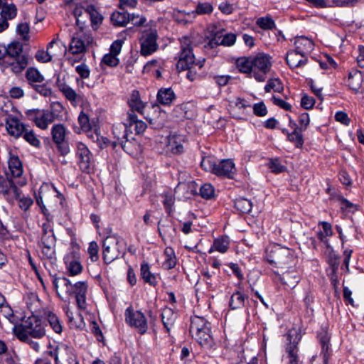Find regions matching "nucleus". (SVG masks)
I'll return each mask as SVG.
<instances>
[{
    "label": "nucleus",
    "instance_id": "f257e3e1",
    "mask_svg": "<svg viewBox=\"0 0 364 364\" xmlns=\"http://www.w3.org/2000/svg\"><path fill=\"white\" fill-rule=\"evenodd\" d=\"M14 335L23 342H28L29 336L35 338H41L46 334L45 327L37 316L32 315L28 317L24 322L13 327Z\"/></svg>",
    "mask_w": 364,
    "mask_h": 364
},
{
    "label": "nucleus",
    "instance_id": "f03ea898",
    "mask_svg": "<svg viewBox=\"0 0 364 364\" xmlns=\"http://www.w3.org/2000/svg\"><path fill=\"white\" fill-rule=\"evenodd\" d=\"M126 252V242L123 238L111 235L105 237L103 242L102 258L106 264H110L122 257Z\"/></svg>",
    "mask_w": 364,
    "mask_h": 364
},
{
    "label": "nucleus",
    "instance_id": "7ed1b4c3",
    "mask_svg": "<svg viewBox=\"0 0 364 364\" xmlns=\"http://www.w3.org/2000/svg\"><path fill=\"white\" fill-rule=\"evenodd\" d=\"M267 261L279 268H287L294 263V255L291 250L274 246L267 256Z\"/></svg>",
    "mask_w": 364,
    "mask_h": 364
},
{
    "label": "nucleus",
    "instance_id": "20e7f679",
    "mask_svg": "<svg viewBox=\"0 0 364 364\" xmlns=\"http://www.w3.org/2000/svg\"><path fill=\"white\" fill-rule=\"evenodd\" d=\"M43 235L41 237L40 247L43 256L46 259H53L55 254L56 239L53 229L47 223L42 225Z\"/></svg>",
    "mask_w": 364,
    "mask_h": 364
},
{
    "label": "nucleus",
    "instance_id": "39448f33",
    "mask_svg": "<svg viewBox=\"0 0 364 364\" xmlns=\"http://www.w3.org/2000/svg\"><path fill=\"white\" fill-rule=\"evenodd\" d=\"M157 38V31L154 28H149L142 31L139 38L141 55H150L158 50Z\"/></svg>",
    "mask_w": 364,
    "mask_h": 364
},
{
    "label": "nucleus",
    "instance_id": "423d86ee",
    "mask_svg": "<svg viewBox=\"0 0 364 364\" xmlns=\"http://www.w3.org/2000/svg\"><path fill=\"white\" fill-rule=\"evenodd\" d=\"M194 60L195 56L193 54L191 40L183 37L181 40V51L178 53L176 68L179 72L189 69L190 66L194 63Z\"/></svg>",
    "mask_w": 364,
    "mask_h": 364
},
{
    "label": "nucleus",
    "instance_id": "0eeeda50",
    "mask_svg": "<svg viewBox=\"0 0 364 364\" xmlns=\"http://www.w3.org/2000/svg\"><path fill=\"white\" fill-rule=\"evenodd\" d=\"M6 176L16 180L18 186L22 187L27 183L26 177L23 176V168L21 161L16 155L9 153L8 159V171Z\"/></svg>",
    "mask_w": 364,
    "mask_h": 364
},
{
    "label": "nucleus",
    "instance_id": "6e6552de",
    "mask_svg": "<svg viewBox=\"0 0 364 364\" xmlns=\"http://www.w3.org/2000/svg\"><path fill=\"white\" fill-rule=\"evenodd\" d=\"M68 132V131L62 124H54L50 131L52 140L62 156L67 155L70 151L69 144L65 140Z\"/></svg>",
    "mask_w": 364,
    "mask_h": 364
},
{
    "label": "nucleus",
    "instance_id": "1a4fd4ad",
    "mask_svg": "<svg viewBox=\"0 0 364 364\" xmlns=\"http://www.w3.org/2000/svg\"><path fill=\"white\" fill-rule=\"evenodd\" d=\"M270 58L267 55L258 54L252 57V76L258 82H264L271 68Z\"/></svg>",
    "mask_w": 364,
    "mask_h": 364
},
{
    "label": "nucleus",
    "instance_id": "9d476101",
    "mask_svg": "<svg viewBox=\"0 0 364 364\" xmlns=\"http://www.w3.org/2000/svg\"><path fill=\"white\" fill-rule=\"evenodd\" d=\"M124 316L127 323L135 328L141 335L144 334L147 331V320L145 315L141 311H134L132 307H128L125 310Z\"/></svg>",
    "mask_w": 364,
    "mask_h": 364
},
{
    "label": "nucleus",
    "instance_id": "9b49d317",
    "mask_svg": "<svg viewBox=\"0 0 364 364\" xmlns=\"http://www.w3.org/2000/svg\"><path fill=\"white\" fill-rule=\"evenodd\" d=\"M26 114L29 120L33 122L37 127L43 130L47 129L48 126L55 122L46 109H28Z\"/></svg>",
    "mask_w": 364,
    "mask_h": 364
},
{
    "label": "nucleus",
    "instance_id": "f8f14e48",
    "mask_svg": "<svg viewBox=\"0 0 364 364\" xmlns=\"http://www.w3.org/2000/svg\"><path fill=\"white\" fill-rule=\"evenodd\" d=\"M76 156L81 171L89 173L93 163L92 156L85 144L82 142L76 144Z\"/></svg>",
    "mask_w": 364,
    "mask_h": 364
},
{
    "label": "nucleus",
    "instance_id": "ddd939ff",
    "mask_svg": "<svg viewBox=\"0 0 364 364\" xmlns=\"http://www.w3.org/2000/svg\"><path fill=\"white\" fill-rule=\"evenodd\" d=\"M55 361V364H60L63 362H67L70 364L73 363L74 364H79L78 361L76 360L73 348L66 344H60L57 346Z\"/></svg>",
    "mask_w": 364,
    "mask_h": 364
},
{
    "label": "nucleus",
    "instance_id": "4468645a",
    "mask_svg": "<svg viewBox=\"0 0 364 364\" xmlns=\"http://www.w3.org/2000/svg\"><path fill=\"white\" fill-rule=\"evenodd\" d=\"M56 85L58 90L63 93L66 100L70 101L72 105L77 106L82 102V97L80 94L77 93L63 80L58 79Z\"/></svg>",
    "mask_w": 364,
    "mask_h": 364
},
{
    "label": "nucleus",
    "instance_id": "2eb2a0df",
    "mask_svg": "<svg viewBox=\"0 0 364 364\" xmlns=\"http://www.w3.org/2000/svg\"><path fill=\"white\" fill-rule=\"evenodd\" d=\"M18 186L16 180L7 176L6 178L0 176V193L3 195L7 196L13 193L16 198H19L21 196V191Z\"/></svg>",
    "mask_w": 364,
    "mask_h": 364
},
{
    "label": "nucleus",
    "instance_id": "dca6fc26",
    "mask_svg": "<svg viewBox=\"0 0 364 364\" xmlns=\"http://www.w3.org/2000/svg\"><path fill=\"white\" fill-rule=\"evenodd\" d=\"M5 124L8 134L16 139L21 136L26 129V126L20 121L19 115L10 118L9 120H6Z\"/></svg>",
    "mask_w": 364,
    "mask_h": 364
},
{
    "label": "nucleus",
    "instance_id": "f3484780",
    "mask_svg": "<svg viewBox=\"0 0 364 364\" xmlns=\"http://www.w3.org/2000/svg\"><path fill=\"white\" fill-rule=\"evenodd\" d=\"M112 133L116 138V140L113 141L114 146L119 145L124 151H126V144L128 142L127 124L120 123L114 125L112 127Z\"/></svg>",
    "mask_w": 364,
    "mask_h": 364
},
{
    "label": "nucleus",
    "instance_id": "a211bd4d",
    "mask_svg": "<svg viewBox=\"0 0 364 364\" xmlns=\"http://www.w3.org/2000/svg\"><path fill=\"white\" fill-rule=\"evenodd\" d=\"M235 172V164L230 159L221 160L218 164H216L214 174L218 176L232 178Z\"/></svg>",
    "mask_w": 364,
    "mask_h": 364
},
{
    "label": "nucleus",
    "instance_id": "6ab92c4d",
    "mask_svg": "<svg viewBox=\"0 0 364 364\" xmlns=\"http://www.w3.org/2000/svg\"><path fill=\"white\" fill-rule=\"evenodd\" d=\"M64 260L66 266V269L69 275L75 276L81 273L82 270V266L76 254L72 252L70 254L67 255Z\"/></svg>",
    "mask_w": 364,
    "mask_h": 364
},
{
    "label": "nucleus",
    "instance_id": "aec40b11",
    "mask_svg": "<svg viewBox=\"0 0 364 364\" xmlns=\"http://www.w3.org/2000/svg\"><path fill=\"white\" fill-rule=\"evenodd\" d=\"M53 284L59 296H60V293H64L67 296L73 294V285L67 278L54 276L53 277Z\"/></svg>",
    "mask_w": 364,
    "mask_h": 364
},
{
    "label": "nucleus",
    "instance_id": "412c9836",
    "mask_svg": "<svg viewBox=\"0 0 364 364\" xmlns=\"http://www.w3.org/2000/svg\"><path fill=\"white\" fill-rule=\"evenodd\" d=\"M286 61L288 65L291 68H301L304 66L307 61V57L304 55L300 54L296 50H291L287 53Z\"/></svg>",
    "mask_w": 364,
    "mask_h": 364
},
{
    "label": "nucleus",
    "instance_id": "4be33fe9",
    "mask_svg": "<svg viewBox=\"0 0 364 364\" xmlns=\"http://www.w3.org/2000/svg\"><path fill=\"white\" fill-rule=\"evenodd\" d=\"M210 328V323L203 317L195 316L191 318L190 333L192 337Z\"/></svg>",
    "mask_w": 364,
    "mask_h": 364
},
{
    "label": "nucleus",
    "instance_id": "5701e85b",
    "mask_svg": "<svg viewBox=\"0 0 364 364\" xmlns=\"http://www.w3.org/2000/svg\"><path fill=\"white\" fill-rule=\"evenodd\" d=\"M176 95L171 87H161L158 90L156 101L164 106H170L176 100Z\"/></svg>",
    "mask_w": 364,
    "mask_h": 364
},
{
    "label": "nucleus",
    "instance_id": "b1692460",
    "mask_svg": "<svg viewBox=\"0 0 364 364\" xmlns=\"http://www.w3.org/2000/svg\"><path fill=\"white\" fill-rule=\"evenodd\" d=\"M294 45L295 50L299 52L300 54L306 55V57L307 55L314 50V47L313 41L304 36L297 37L295 39Z\"/></svg>",
    "mask_w": 364,
    "mask_h": 364
},
{
    "label": "nucleus",
    "instance_id": "393cba45",
    "mask_svg": "<svg viewBox=\"0 0 364 364\" xmlns=\"http://www.w3.org/2000/svg\"><path fill=\"white\" fill-rule=\"evenodd\" d=\"M230 240L228 236L223 235L214 239L212 246L208 250V253L211 254L215 251L224 254L228 252L230 246Z\"/></svg>",
    "mask_w": 364,
    "mask_h": 364
},
{
    "label": "nucleus",
    "instance_id": "a878e982",
    "mask_svg": "<svg viewBox=\"0 0 364 364\" xmlns=\"http://www.w3.org/2000/svg\"><path fill=\"white\" fill-rule=\"evenodd\" d=\"M65 312L70 328L82 329L85 326V323L81 314H75L70 311L68 306L65 308Z\"/></svg>",
    "mask_w": 364,
    "mask_h": 364
},
{
    "label": "nucleus",
    "instance_id": "bb28decb",
    "mask_svg": "<svg viewBox=\"0 0 364 364\" xmlns=\"http://www.w3.org/2000/svg\"><path fill=\"white\" fill-rule=\"evenodd\" d=\"M161 320L164 328L169 332L174 326L177 318V313L174 312L172 308L165 307L162 309Z\"/></svg>",
    "mask_w": 364,
    "mask_h": 364
},
{
    "label": "nucleus",
    "instance_id": "cd10ccee",
    "mask_svg": "<svg viewBox=\"0 0 364 364\" xmlns=\"http://www.w3.org/2000/svg\"><path fill=\"white\" fill-rule=\"evenodd\" d=\"M183 141L184 137L182 135L169 136L167 142L168 150L174 154L182 153L183 151Z\"/></svg>",
    "mask_w": 364,
    "mask_h": 364
},
{
    "label": "nucleus",
    "instance_id": "c85d7f7f",
    "mask_svg": "<svg viewBox=\"0 0 364 364\" xmlns=\"http://www.w3.org/2000/svg\"><path fill=\"white\" fill-rule=\"evenodd\" d=\"M363 80V73L358 70H353L349 72L348 76V86L353 90L357 92L360 88Z\"/></svg>",
    "mask_w": 364,
    "mask_h": 364
},
{
    "label": "nucleus",
    "instance_id": "c756f323",
    "mask_svg": "<svg viewBox=\"0 0 364 364\" xmlns=\"http://www.w3.org/2000/svg\"><path fill=\"white\" fill-rule=\"evenodd\" d=\"M55 44L56 40L53 39L48 43L46 51L38 50L36 54V60L41 63H48L50 62L53 57H57L58 53L51 50Z\"/></svg>",
    "mask_w": 364,
    "mask_h": 364
},
{
    "label": "nucleus",
    "instance_id": "7c9ffc66",
    "mask_svg": "<svg viewBox=\"0 0 364 364\" xmlns=\"http://www.w3.org/2000/svg\"><path fill=\"white\" fill-rule=\"evenodd\" d=\"M16 14V6L11 1L0 6V21H5L6 23H9L8 21L14 18Z\"/></svg>",
    "mask_w": 364,
    "mask_h": 364
},
{
    "label": "nucleus",
    "instance_id": "2f4dec72",
    "mask_svg": "<svg viewBox=\"0 0 364 364\" xmlns=\"http://www.w3.org/2000/svg\"><path fill=\"white\" fill-rule=\"evenodd\" d=\"M128 103L132 113L133 111H136L139 113L143 114V110L145 108L146 104L141 101L139 91H132Z\"/></svg>",
    "mask_w": 364,
    "mask_h": 364
},
{
    "label": "nucleus",
    "instance_id": "473e14b6",
    "mask_svg": "<svg viewBox=\"0 0 364 364\" xmlns=\"http://www.w3.org/2000/svg\"><path fill=\"white\" fill-rule=\"evenodd\" d=\"M153 109L158 116L156 117L146 118V119L155 129H161L164 127L166 122V113L161 111L158 106H153Z\"/></svg>",
    "mask_w": 364,
    "mask_h": 364
},
{
    "label": "nucleus",
    "instance_id": "72a5a7b5",
    "mask_svg": "<svg viewBox=\"0 0 364 364\" xmlns=\"http://www.w3.org/2000/svg\"><path fill=\"white\" fill-rule=\"evenodd\" d=\"M89 43V38H87V43H85L82 38L73 37L70 43L69 49L73 54L82 53L86 50Z\"/></svg>",
    "mask_w": 364,
    "mask_h": 364
},
{
    "label": "nucleus",
    "instance_id": "f704fd0d",
    "mask_svg": "<svg viewBox=\"0 0 364 364\" xmlns=\"http://www.w3.org/2000/svg\"><path fill=\"white\" fill-rule=\"evenodd\" d=\"M8 67L16 74L21 73L28 65V58L26 56H20L13 58L12 61L7 63Z\"/></svg>",
    "mask_w": 364,
    "mask_h": 364
},
{
    "label": "nucleus",
    "instance_id": "c9c22d12",
    "mask_svg": "<svg viewBox=\"0 0 364 364\" xmlns=\"http://www.w3.org/2000/svg\"><path fill=\"white\" fill-rule=\"evenodd\" d=\"M140 272L141 276L146 283L154 287L157 285L158 280L156 275L150 271V267L147 263L144 262L141 264Z\"/></svg>",
    "mask_w": 364,
    "mask_h": 364
},
{
    "label": "nucleus",
    "instance_id": "e433bc0d",
    "mask_svg": "<svg viewBox=\"0 0 364 364\" xmlns=\"http://www.w3.org/2000/svg\"><path fill=\"white\" fill-rule=\"evenodd\" d=\"M236 66L240 72L252 76V57H241L236 60Z\"/></svg>",
    "mask_w": 364,
    "mask_h": 364
},
{
    "label": "nucleus",
    "instance_id": "4c0bfd02",
    "mask_svg": "<svg viewBox=\"0 0 364 364\" xmlns=\"http://www.w3.org/2000/svg\"><path fill=\"white\" fill-rule=\"evenodd\" d=\"M282 282L289 288H294L300 280V275L295 271H287L283 273L281 277Z\"/></svg>",
    "mask_w": 364,
    "mask_h": 364
},
{
    "label": "nucleus",
    "instance_id": "58836bf2",
    "mask_svg": "<svg viewBox=\"0 0 364 364\" xmlns=\"http://www.w3.org/2000/svg\"><path fill=\"white\" fill-rule=\"evenodd\" d=\"M247 296L240 291L234 292L230 299L229 305L232 309H241L245 306Z\"/></svg>",
    "mask_w": 364,
    "mask_h": 364
},
{
    "label": "nucleus",
    "instance_id": "ea45409f",
    "mask_svg": "<svg viewBox=\"0 0 364 364\" xmlns=\"http://www.w3.org/2000/svg\"><path fill=\"white\" fill-rule=\"evenodd\" d=\"M193 338L204 348H210L213 346V341L210 335V328H208V331H202Z\"/></svg>",
    "mask_w": 364,
    "mask_h": 364
},
{
    "label": "nucleus",
    "instance_id": "a19ab883",
    "mask_svg": "<svg viewBox=\"0 0 364 364\" xmlns=\"http://www.w3.org/2000/svg\"><path fill=\"white\" fill-rule=\"evenodd\" d=\"M16 115H20V114L11 102H6L0 109V117L4 118L5 122Z\"/></svg>",
    "mask_w": 364,
    "mask_h": 364
},
{
    "label": "nucleus",
    "instance_id": "79ce46f5",
    "mask_svg": "<svg viewBox=\"0 0 364 364\" xmlns=\"http://www.w3.org/2000/svg\"><path fill=\"white\" fill-rule=\"evenodd\" d=\"M128 124L129 126L134 125V130L136 134H142L146 129V124L139 120L137 116L132 112L128 113Z\"/></svg>",
    "mask_w": 364,
    "mask_h": 364
},
{
    "label": "nucleus",
    "instance_id": "37998d69",
    "mask_svg": "<svg viewBox=\"0 0 364 364\" xmlns=\"http://www.w3.org/2000/svg\"><path fill=\"white\" fill-rule=\"evenodd\" d=\"M26 78L33 87L35 83H41L44 81L43 75L35 68L31 67L26 72Z\"/></svg>",
    "mask_w": 364,
    "mask_h": 364
},
{
    "label": "nucleus",
    "instance_id": "c03bdc74",
    "mask_svg": "<svg viewBox=\"0 0 364 364\" xmlns=\"http://www.w3.org/2000/svg\"><path fill=\"white\" fill-rule=\"evenodd\" d=\"M85 14H86L90 18L92 26H98L102 21V15L96 10L93 5H87L85 9Z\"/></svg>",
    "mask_w": 364,
    "mask_h": 364
},
{
    "label": "nucleus",
    "instance_id": "a18cd8bd",
    "mask_svg": "<svg viewBox=\"0 0 364 364\" xmlns=\"http://www.w3.org/2000/svg\"><path fill=\"white\" fill-rule=\"evenodd\" d=\"M111 21L115 26H124L130 21V14L125 11H115L111 16Z\"/></svg>",
    "mask_w": 364,
    "mask_h": 364
},
{
    "label": "nucleus",
    "instance_id": "49530a36",
    "mask_svg": "<svg viewBox=\"0 0 364 364\" xmlns=\"http://www.w3.org/2000/svg\"><path fill=\"white\" fill-rule=\"evenodd\" d=\"M6 55H9L11 59L18 58L20 56H25L22 55L23 46L20 42L14 41L6 47Z\"/></svg>",
    "mask_w": 364,
    "mask_h": 364
},
{
    "label": "nucleus",
    "instance_id": "de8ad7c7",
    "mask_svg": "<svg viewBox=\"0 0 364 364\" xmlns=\"http://www.w3.org/2000/svg\"><path fill=\"white\" fill-rule=\"evenodd\" d=\"M165 259L163 262V267L166 269H171L176 264L175 252L171 247H166L164 250Z\"/></svg>",
    "mask_w": 364,
    "mask_h": 364
},
{
    "label": "nucleus",
    "instance_id": "09e8293b",
    "mask_svg": "<svg viewBox=\"0 0 364 364\" xmlns=\"http://www.w3.org/2000/svg\"><path fill=\"white\" fill-rule=\"evenodd\" d=\"M45 316L53 331L57 333H60L63 327L58 317L50 311L45 312Z\"/></svg>",
    "mask_w": 364,
    "mask_h": 364
},
{
    "label": "nucleus",
    "instance_id": "8fccbe9b",
    "mask_svg": "<svg viewBox=\"0 0 364 364\" xmlns=\"http://www.w3.org/2000/svg\"><path fill=\"white\" fill-rule=\"evenodd\" d=\"M50 114L54 121L62 117V112L64 110L63 106L58 102H53L50 104L49 109H46Z\"/></svg>",
    "mask_w": 364,
    "mask_h": 364
},
{
    "label": "nucleus",
    "instance_id": "3c124183",
    "mask_svg": "<svg viewBox=\"0 0 364 364\" xmlns=\"http://www.w3.org/2000/svg\"><path fill=\"white\" fill-rule=\"evenodd\" d=\"M235 208L242 213H248L252 208V202L244 198H240L235 201Z\"/></svg>",
    "mask_w": 364,
    "mask_h": 364
},
{
    "label": "nucleus",
    "instance_id": "603ef678",
    "mask_svg": "<svg viewBox=\"0 0 364 364\" xmlns=\"http://www.w3.org/2000/svg\"><path fill=\"white\" fill-rule=\"evenodd\" d=\"M256 25L263 30H272L276 25L270 16L259 17L256 20Z\"/></svg>",
    "mask_w": 364,
    "mask_h": 364
},
{
    "label": "nucleus",
    "instance_id": "864d4df0",
    "mask_svg": "<svg viewBox=\"0 0 364 364\" xmlns=\"http://www.w3.org/2000/svg\"><path fill=\"white\" fill-rule=\"evenodd\" d=\"M21 136H23V138L33 146L39 147L41 145L40 140L32 129L26 128Z\"/></svg>",
    "mask_w": 364,
    "mask_h": 364
},
{
    "label": "nucleus",
    "instance_id": "5fc2aeb1",
    "mask_svg": "<svg viewBox=\"0 0 364 364\" xmlns=\"http://www.w3.org/2000/svg\"><path fill=\"white\" fill-rule=\"evenodd\" d=\"M303 131H293L288 134V141L293 143L296 148H301L304 145Z\"/></svg>",
    "mask_w": 364,
    "mask_h": 364
},
{
    "label": "nucleus",
    "instance_id": "6e6d98bb",
    "mask_svg": "<svg viewBox=\"0 0 364 364\" xmlns=\"http://www.w3.org/2000/svg\"><path fill=\"white\" fill-rule=\"evenodd\" d=\"M200 166L205 171L214 173L216 166V160L212 156L203 157L200 162Z\"/></svg>",
    "mask_w": 364,
    "mask_h": 364
},
{
    "label": "nucleus",
    "instance_id": "4d7b16f0",
    "mask_svg": "<svg viewBox=\"0 0 364 364\" xmlns=\"http://www.w3.org/2000/svg\"><path fill=\"white\" fill-rule=\"evenodd\" d=\"M264 90L267 92H269L272 90L280 92L283 90V86L279 79H270L266 84Z\"/></svg>",
    "mask_w": 364,
    "mask_h": 364
},
{
    "label": "nucleus",
    "instance_id": "13d9d810",
    "mask_svg": "<svg viewBox=\"0 0 364 364\" xmlns=\"http://www.w3.org/2000/svg\"><path fill=\"white\" fill-rule=\"evenodd\" d=\"M163 204L168 214H171L173 211V206L175 203V196L171 193H164L163 194Z\"/></svg>",
    "mask_w": 364,
    "mask_h": 364
},
{
    "label": "nucleus",
    "instance_id": "bf43d9fd",
    "mask_svg": "<svg viewBox=\"0 0 364 364\" xmlns=\"http://www.w3.org/2000/svg\"><path fill=\"white\" fill-rule=\"evenodd\" d=\"M268 168L274 173H282L286 170V167L282 164L279 159H271L268 162Z\"/></svg>",
    "mask_w": 364,
    "mask_h": 364
},
{
    "label": "nucleus",
    "instance_id": "052dcab7",
    "mask_svg": "<svg viewBox=\"0 0 364 364\" xmlns=\"http://www.w3.org/2000/svg\"><path fill=\"white\" fill-rule=\"evenodd\" d=\"M289 364H298L297 347L296 344L290 343L287 348Z\"/></svg>",
    "mask_w": 364,
    "mask_h": 364
},
{
    "label": "nucleus",
    "instance_id": "680f3d73",
    "mask_svg": "<svg viewBox=\"0 0 364 364\" xmlns=\"http://www.w3.org/2000/svg\"><path fill=\"white\" fill-rule=\"evenodd\" d=\"M213 7L208 2L198 3L196 6L195 12L198 15L210 14L213 12Z\"/></svg>",
    "mask_w": 364,
    "mask_h": 364
},
{
    "label": "nucleus",
    "instance_id": "e2e57ef3",
    "mask_svg": "<svg viewBox=\"0 0 364 364\" xmlns=\"http://www.w3.org/2000/svg\"><path fill=\"white\" fill-rule=\"evenodd\" d=\"M78 122L81 129L84 132H89L92 129V125L90 122L88 116L84 112H81L78 116Z\"/></svg>",
    "mask_w": 364,
    "mask_h": 364
},
{
    "label": "nucleus",
    "instance_id": "0e129e2a",
    "mask_svg": "<svg viewBox=\"0 0 364 364\" xmlns=\"http://www.w3.org/2000/svg\"><path fill=\"white\" fill-rule=\"evenodd\" d=\"M73 294L75 296L86 295L87 284L85 282H77L73 286Z\"/></svg>",
    "mask_w": 364,
    "mask_h": 364
},
{
    "label": "nucleus",
    "instance_id": "69168bd1",
    "mask_svg": "<svg viewBox=\"0 0 364 364\" xmlns=\"http://www.w3.org/2000/svg\"><path fill=\"white\" fill-rule=\"evenodd\" d=\"M99 247L96 242H90L87 252L92 262H96L99 259L98 255Z\"/></svg>",
    "mask_w": 364,
    "mask_h": 364
},
{
    "label": "nucleus",
    "instance_id": "338daca9",
    "mask_svg": "<svg viewBox=\"0 0 364 364\" xmlns=\"http://www.w3.org/2000/svg\"><path fill=\"white\" fill-rule=\"evenodd\" d=\"M200 194L203 198H210L214 194L213 186L209 183L203 185L200 188Z\"/></svg>",
    "mask_w": 364,
    "mask_h": 364
},
{
    "label": "nucleus",
    "instance_id": "774afa93",
    "mask_svg": "<svg viewBox=\"0 0 364 364\" xmlns=\"http://www.w3.org/2000/svg\"><path fill=\"white\" fill-rule=\"evenodd\" d=\"M0 311L11 323H14L15 322L13 311L11 307L6 304V302L4 303L2 306H0Z\"/></svg>",
    "mask_w": 364,
    "mask_h": 364
}]
</instances>
